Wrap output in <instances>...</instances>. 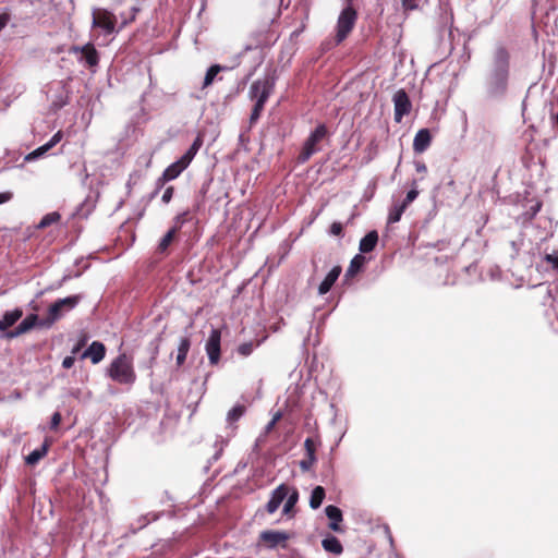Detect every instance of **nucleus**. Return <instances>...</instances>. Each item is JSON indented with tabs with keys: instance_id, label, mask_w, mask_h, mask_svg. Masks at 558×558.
Wrapping results in <instances>:
<instances>
[{
	"instance_id": "nucleus-16",
	"label": "nucleus",
	"mask_w": 558,
	"mask_h": 558,
	"mask_svg": "<svg viewBox=\"0 0 558 558\" xmlns=\"http://www.w3.org/2000/svg\"><path fill=\"white\" fill-rule=\"evenodd\" d=\"M341 274V267L335 266L331 268V270L327 274L325 279L320 282L318 286V294L324 295L330 291L335 282L338 280L339 276Z\"/></svg>"
},
{
	"instance_id": "nucleus-10",
	"label": "nucleus",
	"mask_w": 558,
	"mask_h": 558,
	"mask_svg": "<svg viewBox=\"0 0 558 558\" xmlns=\"http://www.w3.org/2000/svg\"><path fill=\"white\" fill-rule=\"evenodd\" d=\"M186 158H180L175 162L171 163L166 168L161 178L158 180V183L162 185L165 182L177 179L183 170L189 167V163L185 160Z\"/></svg>"
},
{
	"instance_id": "nucleus-26",
	"label": "nucleus",
	"mask_w": 558,
	"mask_h": 558,
	"mask_svg": "<svg viewBox=\"0 0 558 558\" xmlns=\"http://www.w3.org/2000/svg\"><path fill=\"white\" fill-rule=\"evenodd\" d=\"M325 498V489L322 486H316L310 498V506L313 509H317L320 507L323 500Z\"/></svg>"
},
{
	"instance_id": "nucleus-40",
	"label": "nucleus",
	"mask_w": 558,
	"mask_h": 558,
	"mask_svg": "<svg viewBox=\"0 0 558 558\" xmlns=\"http://www.w3.org/2000/svg\"><path fill=\"white\" fill-rule=\"evenodd\" d=\"M172 195H173V187L172 186L167 187L161 197L162 202L165 204H168L171 201Z\"/></svg>"
},
{
	"instance_id": "nucleus-32",
	"label": "nucleus",
	"mask_w": 558,
	"mask_h": 558,
	"mask_svg": "<svg viewBox=\"0 0 558 558\" xmlns=\"http://www.w3.org/2000/svg\"><path fill=\"white\" fill-rule=\"evenodd\" d=\"M245 412V408L243 405L233 407L227 414V420L230 423L238 421Z\"/></svg>"
},
{
	"instance_id": "nucleus-9",
	"label": "nucleus",
	"mask_w": 558,
	"mask_h": 558,
	"mask_svg": "<svg viewBox=\"0 0 558 558\" xmlns=\"http://www.w3.org/2000/svg\"><path fill=\"white\" fill-rule=\"evenodd\" d=\"M220 341L221 332L218 329H213L205 345L211 365L217 364L220 360Z\"/></svg>"
},
{
	"instance_id": "nucleus-6",
	"label": "nucleus",
	"mask_w": 558,
	"mask_h": 558,
	"mask_svg": "<svg viewBox=\"0 0 558 558\" xmlns=\"http://www.w3.org/2000/svg\"><path fill=\"white\" fill-rule=\"evenodd\" d=\"M116 16L107 10H94L93 12V27L101 28L106 34L116 32Z\"/></svg>"
},
{
	"instance_id": "nucleus-12",
	"label": "nucleus",
	"mask_w": 558,
	"mask_h": 558,
	"mask_svg": "<svg viewBox=\"0 0 558 558\" xmlns=\"http://www.w3.org/2000/svg\"><path fill=\"white\" fill-rule=\"evenodd\" d=\"M289 494V486L281 484L279 485L270 496L269 501L266 505V510L268 513L272 514L275 513L279 506L282 504V501L286 499V497Z\"/></svg>"
},
{
	"instance_id": "nucleus-1",
	"label": "nucleus",
	"mask_w": 558,
	"mask_h": 558,
	"mask_svg": "<svg viewBox=\"0 0 558 558\" xmlns=\"http://www.w3.org/2000/svg\"><path fill=\"white\" fill-rule=\"evenodd\" d=\"M107 373L113 381L122 385H132L136 379L132 360L124 353L110 363Z\"/></svg>"
},
{
	"instance_id": "nucleus-42",
	"label": "nucleus",
	"mask_w": 558,
	"mask_h": 558,
	"mask_svg": "<svg viewBox=\"0 0 558 558\" xmlns=\"http://www.w3.org/2000/svg\"><path fill=\"white\" fill-rule=\"evenodd\" d=\"M62 138V134L61 132H57L48 142L47 144L50 146V148H52L53 146H56Z\"/></svg>"
},
{
	"instance_id": "nucleus-20",
	"label": "nucleus",
	"mask_w": 558,
	"mask_h": 558,
	"mask_svg": "<svg viewBox=\"0 0 558 558\" xmlns=\"http://www.w3.org/2000/svg\"><path fill=\"white\" fill-rule=\"evenodd\" d=\"M22 314V311L19 308L7 312L0 319V330L4 331L13 326L21 318Z\"/></svg>"
},
{
	"instance_id": "nucleus-49",
	"label": "nucleus",
	"mask_w": 558,
	"mask_h": 558,
	"mask_svg": "<svg viewBox=\"0 0 558 558\" xmlns=\"http://www.w3.org/2000/svg\"><path fill=\"white\" fill-rule=\"evenodd\" d=\"M277 423H275L272 420L267 424L266 426V432H270L274 426L276 425Z\"/></svg>"
},
{
	"instance_id": "nucleus-28",
	"label": "nucleus",
	"mask_w": 558,
	"mask_h": 558,
	"mask_svg": "<svg viewBox=\"0 0 558 558\" xmlns=\"http://www.w3.org/2000/svg\"><path fill=\"white\" fill-rule=\"evenodd\" d=\"M266 93L267 92H264L263 96H258V99L256 100L255 106L253 108V111L251 113V122H254V121H256L259 118V116H260V113H262V111L264 109V106H265V104L267 101V94Z\"/></svg>"
},
{
	"instance_id": "nucleus-5",
	"label": "nucleus",
	"mask_w": 558,
	"mask_h": 558,
	"mask_svg": "<svg viewBox=\"0 0 558 558\" xmlns=\"http://www.w3.org/2000/svg\"><path fill=\"white\" fill-rule=\"evenodd\" d=\"M78 295H72L56 301L48 311L50 322H56L61 318L66 312L73 310L80 302Z\"/></svg>"
},
{
	"instance_id": "nucleus-14",
	"label": "nucleus",
	"mask_w": 558,
	"mask_h": 558,
	"mask_svg": "<svg viewBox=\"0 0 558 558\" xmlns=\"http://www.w3.org/2000/svg\"><path fill=\"white\" fill-rule=\"evenodd\" d=\"M106 354V348L104 343L99 341H94L89 344V347L82 354V359L89 357L93 364H98L104 360Z\"/></svg>"
},
{
	"instance_id": "nucleus-34",
	"label": "nucleus",
	"mask_w": 558,
	"mask_h": 558,
	"mask_svg": "<svg viewBox=\"0 0 558 558\" xmlns=\"http://www.w3.org/2000/svg\"><path fill=\"white\" fill-rule=\"evenodd\" d=\"M201 146V143H199V140L197 138L193 145L187 149V151L182 156V158H187L185 159L186 162L190 165L191 161L193 160L194 156L196 155L198 148Z\"/></svg>"
},
{
	"instance_id": "nucleus-35",
	"label": "nucleus",
	"mask_w": 558,
	"mask_h": 558,
	"mask_svg": "<svg viewBox=\"0 0 558 558\" xmlns=\"http://www.w3.org/2000/svg\"><path fill=\"white\" fill-rule=\"evenodd\" d=\"M174 233H175V229H171V230H169V231L163 235V238L161 239V241H160V243H159V250H160V251H165V250L170 245V243H171V242H172V240H173Z\"/></svg>"
},
{
	"instance_id": "nucleus-50",
	"label": "nucleus",
	"mask_w": 558,
	"mask_h": 558,
	"mask_svg": "<svg viewBox=\"0 0 558 558\" xmlns=\"http://www.w3.org/2000/svg\"><path fill=\"white\" fill-rule=\"evenodd\" d=\"M82 345H83V343H78V344H76V345L73 348L72 353H73V354H76V353L81 350V347H82Z\"/></svg>"
},
{
	"instance_id": "nucleus-24",
	"label": "nucleus",
	"mask_w": 558,
	"mask_h": 558,
	"mask_svg": "<svg viewBox=\"0 0 558 558\" xmlns=\"http://www.w3.org/2000/svg\"><path fill=\"white\" fill-rule=\"evenodd\" d=\"M190 347H191V341L189 338L183 337L180 339V342L178 345L177 359H175L178 366H181L184 363L186 355L189 353Z\"/></svg>"
},
{
	"instance_id": "nucleus-31",
	"label": "nucleus",
	"mask_w": 558,
	"mask_h": 558,
	"mask_svg": "<svg viewBox=\"0 0 558 558\" xmlns=\"http://www.w3.org/2000/svg\"><path fill=\"white\" fill-rule=\"evenodd\" d=\"M60 220V214L57 211L49 213L45 215L38 223L39 229H44L49 227L50 225Z\"/></svg>"
},
{
	"instance_id": "nucleus-17",
	"label": "nucleus",
	"mask_w": 558,
	"mask_h": 558,
	"mask_svg": "<svg viewBox=\"0 0 558 558\" xmlns=\"http://www.w3.org/2000/svg\"><path fill=\"white\" fill-rule=\"evenodd\" d=\"M327 518L330 520L329 527L335 532H341L340 522L342 521V512L336 506H327L325 509Z\"/></svg>"
},
{
	"instance_id": "nucleus-36",
	"label": "nucleus",
	"mask_w": 558,
	"mask_h": 558,
	"mask_svg": "<svg viewBox=\"0 0 558 558\" xmlns=\"http://www.w3.org/2000/svg\"><path fill=\"white\" fill-rule=\"evenodd\" d=\"M546 263L551 265L553 269L558 270V251H554L550 254H546L544 256Z\"/></svg>"
},
{
	"instance_id": "nucleus-29",
	"label": "nucleus",
	"mask_w": 558,
	"mask_h": 558,
	"mask_svg": "<svg viewBox=\"0 0 558 558\" xmlns=\"http://www.w3.org/2000/svg\"><path fill=\"white\" fill-rule=\"evenodd\" d=\"M286 498H287V501L283 505V513L288 514L291 511V509L295 506V504L298 502V499H299L298 490L295 488L289 487V494Z\"/></svg>"
},
{
	"instance_id": "nucleus-27",
	"label": "nucleus",
	"mask_w": 558,
	"mask_h": 558,
	"mask_svg": "<svg viewBox=\"0 0 558 558\" xmlns=\"http://www.w3.org/2000/svg\"><path fill=\"white\" fill-rule=\"evenodd\" d=\"M405 209L407 207L402 203L395 204L389 210L388 223L398 222L401 219Z\"/></svg>"
},
{
	"instance_id": "nucleus-25",
	"label": "nucleus",
	"mask_w": 558,
	"mask_h": 558,
	"mask_svg": "<svg viewBox=\"0 0 558 558\" xmlns=\"http://www.w3.org/2000/svg\"><path fill=\"white\" fill-rule=\"evenodd\" d=\"M364 263H365L364 256H362L360 254L355 255L352 258V260L345 271V277L347 278L354 277L362 269Z\"/></svg>"
},
{
	"instance_id": "nucleus-47",
	"label": "nucleus",
	"mask_w": 558,
	"mask_h": 558,
	"mask_svg": "<svg viewBox=\"0 0 558 558\" xmlns=\"http://www.w3.org/2000/svg\"><path fill=\"white\" fill-rule=\"evenodd\" d=\"M9 22V16L7 14H0V31L7 25Z\"/></svg>"
},
{
	"instance_id": "nucleus-15",
	"label": "nucleus",
	"mask_w": 558,
	"mask_h": 558,
	"mask_svg": "<svg viewBox=\"0 0 558 558\" xmlns=\"http://www.w3.org/2000/svg\"><path fill=\"white\" fill-rule=\"evenodd\" d=\"M432 136L427 129H421L414 136L413 149L415 153H424L430 145Z\"/></svg>"
},
{
	"instance_id": "nucleus-18",
	"label": "nucleus",
	"mask_w": 558,
	"mask_h": 558,
	"mask_svg": "<svg viewBox=\"0 0 558 558\" xmlns=\"http://www.w3.org/2000/svg\"><path fill=\"white\" fill-rule=\"evenodd\" d=\"M36 322H37V316L32 314V315L27 316L26 318H24L20 323V325L13 331H10L7 336L9 338H14L22 333H25L35 326Z\"/></svg>"
},
{
	"instance_id": "nucleus-48",
	"label": "nucleus",
	"mask_w": 558,
	"mask_h": 558,
	"mask_svg": "<svg viewBox=\"0 0 558 558\" xmlns=\"http://www.w3.org/2000/svg\"><path fill=\"white\" fill-rule=\"evenodd\" d=\"M11 194L10 193H0V204H3L8 201H10Z\"/></svg>"
},
{
	"instance_id": "nucleus-51",
	"label": "nucleus",
	"mask_w": 558,
	"mask_h": 558,
	"mask_svg": "<svg viewBox=\"0 0 558 558\" xmlns=\"http://www.w3.org/2000/svg\"><path fill=\"white\" fill-rule=\"evenodd\" d=\"M280 417H281V413H280V412H277V413L274 415L272 421H274L275 423H277V422L280 420Z\"/></svg>"
},
{
	"instance_id": "nucleus-45",
	"label": "nucleus",
	"mask_w": 558,
	"mask_h": 558,
	"mask_svg": "<svg viewBox=\"0 0 558 558\" xmlns=\"http://www.w3.org/2000/svg\"><path fill=\"white\" fill-rule=\"evenodd\" d=\"M415 170L421 173H425L427 171V168L424 162L417 161L415 162Z\"/></svg>"
},
{
	"instance_id": "nucleus-8",
	"label": "nucleus",
	"mask_w": 558,
	"mask_h": 558,
	"mask_svg": "<svg viewBox=\"0 0 558 558\" xmlns=\"http://www.w3.org/2000/svg\"><path fill=\"white\" fill-rule=\"evenodd\" d=\"M395 106V121L401 122L403 117L409 114L412 108L410 98L404 89H399L392 97Z\"/></svg>"
},
{
	"instance_id": "nucleus-2",
	"label": "nucleus",
	"mask_w": 558,
	"mask_h": 558,
	"mask_svg": "<svg viewBox=\"0 0 558 558\" xmlns=\"http://www.w3.org/2000/svg\"><path fill=\"white\" fill-rule=\"evenodd\" d=\"M508 80V53L499 48L495 53V70L490 77L489 92L493 95L501 94L506 89Z\"/></svg>"
},
{
	"instance_id": "nucleus-33",
	"label": "nucleus",
	"mask_w": 558,
	"mask_h": 558,
	"mask_svg": "<svg viewBox=\"0 0 558 558\" xmlns=\"http://www.w3.org/2000/svg\"><path fill=\"white\" fill-rule=\"evenodd\" d=\"M50 148V146L46 143L44 144L43 146L36 148L35 150H33L32 153H29L26 157H25V160L26 161H33L41 156H44Z\"/></svg>"
},
{
	"instance_id": "nucleus-39",
	"label": "nucleus",
	"mask_w": 558,
	"mask_h": 558,
	"mask_svg": "<svg viewBox=\"0 0 558 558\" xmlns=\"http://www.w3.org/2000/svg\"><path fill=\"white\" fill-rule=\"evenodd\" d=\"M304 446L306 448L308 458H311L312 461H315V448L312 439L307 438L304 442Z\"/></svg>"
},
{
	"instance_id": "nucleus-23",
	"label": "nucleus",
	"mask_w": 558,
	"mask_h": 558,
	"mask_svg": "<svg viewBox=\"0 0 558 558\" xmlns=\"http://www.w3.org/2000/svg\"><path fill=\"white\" fill-rule=\"evenodd\" d=\"M323 548L326 551L339 555L342 553L343 548L339 539L335 536H329L323 539L322 542Z\"/></svg>"
},
{
	"instance_id": "nucleus-21",
	"label": "nucleus",
	"mask_w": 558,
	"mask_h": 558,
	"mask_svg": "<svg viewBox=\"0 0 558 558\" xmlns=\"http://www.w3.org/2000/svg\"><path fill=\"white\" fill-rule=\"evenodd\" d=\"M228 70L227 66H222L220 64H214L211 65L206 74H205V77H204V82H203V88H207L208 86H210L214 81L217 78L218 74L222 71H226Z\"/></svg>"
},
{
	"instance_id": "nucleus-38",
	"label": "nucleus",
	"mask_w": 558,
	"mask_h": 558,
	"mask_svg": "<svg viewBox=\"0 0 558 558\" xmlns=\"http://www.w3.org/2000/svg\"><path fill=\"white\" fill-rule=\"evenodd\" d=\"M418 195V191L416 189H412L408 192L402 204L408 207Z\"/></svg>"
},
{
	"instance_id": "nucleus-30",
	"label": "nucleus",
	"mask_w": 558,
	"mask_h": 558,
	"mask_svg": "<svg viewBox=\"0 0 558 558\" xmlns=\"http://www.w3.org/2000/svg\"><path fill=\"white\" fill-rule=\"evenodd\" d=\"M264 339L258 340L256 343L244 342L238 347V353L242 356H248L253 353L255 348L259 347Z\"/></svg>"
},
{
	"instance_id": "nucleus-19",
	"label": "nucleus",
	"mask_w": 558,
	"mask_h": 558,
	"mask_svg": "<svg viewBox=\"0 0 558 558\" xmlns=\"http://www.w3.org/2000/svg\"><path fill=\"white\" fill-rule=\"evenodd\" d=\"M378 241V234L376 231L368 232L364 238L361 239L359 248L362 253L372 252Z\"/></svg>"
},
{
	"instance_id": "nucleus-44",
	"label": "nucleus",
	"mask_w": 558,
	"mask_h": 558,
	"mask_svg": "<svg viewBox=\"0 0 558 558\" xmlns=\"http://www.w3.org/2000/svg\"><path fill=\"white\" fill-rule=\"evenodd\" d=\"M75 362L74 356H65L62 361V366L64 368H71Z\"/></svg>"
},
{
	"instance_id": "nucleus-41",
	"label": "nucleus",
	"mask_w": 558,
	"mask_h": 558,
	"mask_svg": "<svg viewBox=\"0 0 558 558\" xmlns=\"http://www.w3.org/2000/svg\"><path fill=\"white\" fill-rule=\"evenodd\" d=\"M330 233L332 235H341L342 234V225L340 222H333L330 226Z\"/></svg>"
},
{
	"instance_id": "nucleus-43",
	"label": "nucleus",
	"mask_w": 558,
	"mask_h": 558,
	"mask_svg": "<svg viewBox=\"0 0 558 558\" xmlns=\"http://www.w3.org/2000/svg\"><path fill=\"white\" fill-rule=\"evenodd\" d=\"M61 422V414L59 412L53 413L50 422L51 428H57Z\"/></svg>"
},
{
	"instance_id": "nucleus-3",
	"label": "nucleus",
	"mask_w": 558,
	"mask_h": 558,
	"mask_svg": "<svg viewBox=\"0 0 558 558\" xmlns=\"http://www.w3.org/2000/svg\"><path fill=\"white\" fill-rule=\"evenodd\" d=\"M327 128L319 124L307 137L299 155L300 162H306L315 153L319 150L318 144L326 137Z\"/></svg>"
},
{
	"instance_id": "nucleus-13",
	"label": "nucleus",
	"mask_w": 558,
	"mask_h": 558,
	"mask_svg": "<svg viewBox=\"0 0 558 558\" xmlns=\"http://www.w3.org/2000/svg\"><path fill=\"white\" fill-rule=\"evenodd\" d=\"M274 89V81L269 77L264 80L255 81L250 88V96L253 99H258V96H263L264 92H267V98L270 96Z\"/></svg>"
},
{
	"instance_id": "nucleus-11",
	"label": "nucleus",
	"mask_w": 558,
	"mask_h": 558,
	"mask_svg": "<svg viewBox=\"0 0 558 558\" xmlns=\"http://www.w3.org/2000/svg\"><path fill=\"white\" fill-rule=\"evenodd\" d=\"M260 539L265 542L269 548H276L278 546L286 547L289 535L286 532L270 530L262 532Z\"/></svg>"
},
{
	"instance_id": "nucleus-37",
	"label": "nucleus",
	"mask_w": 558,
	"mask_h": 558,
	"mask_svg": "<svg viewBox=\"0 0 558 558\" xmlns=\"http://www.w3.org/2000/svg\"><path fill=\"white\" fill-rule=\"evenodd\" d=\"M425 0H402V7L404 10H415L417 9Z\"/></svg>"
},
{
	"instance_id": "nucleus-22",
	"label": "nucleus",
	"mask_w": 558,
	"mask_h": 558,
	"mask_svg": "<svg viewBox=\"0 0 558 558\" xmlns=\"http://www.w3.org/2000/svg\"><path fill=\"white\" fill-rule=\"evenodd\" d=\"M48 452V444L44 442L39 448L33 450L26 458L25 462L28 465H35L39 462Z\"/></svg>"
},
{
	"instance_id": "nucleus-7",
	"label": "nucleus",
	"mask_w": 558,
	"mask_h": 558,
	"mask_svg": "<svg viewBox=\"0 0 558 558\" xmlns=\"http://www.w3.org/2000/svg\"><path fill=\"white\" fill-rule=\"evenodd\" d=\"M70 53L80 54L78 61L85 62L89 68L96 66L99 62V56L97 50L92 44H86L84 46H73L70 48Z\"/></svg>"
},
{
	"instance_id": "nucleus-4",
	"label": "nucleus",
	"mask_w": 558,
	"mask_h": 558,
	"mask_svg": "<svg viewBox=\"0 0 558 558\" xmlns=\"http://www.w3.org/2000/svg\"><path fill=\"white\" fill-rule=\"evenodd\" d=\"M356 22V12L351 7L344 8L337 22V34L336 40L337 43L343 41L348 35L351 33Z\"/></svg>"
},
{
	"instance_id": "nucleus-46",
	"label": "nucleus",
	"mask_w": 558,
	"mask_h": 558,
	"mask_svg": "<svg viewBox=\"0 0 558 558\" xmlns=\"http://www.w3.org/2000/svg\"><path fill=\"white\" fill-rule=\"evenodd\" d=\"M314 462H315V461H312V459H311V458H308L307 460H303V461H301L300 465H301V468H302L303 470H308V469L312 466V464H313Z\"/></svg>"
}]
</instances>
